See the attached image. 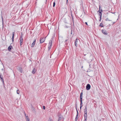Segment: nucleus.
Returning a JSON list of instances; mask_svg holds the SVG:
<instances>
[{
    "instance_id": "obj_25",
    "label": "nucleus",
    "mask_w": 121,
    "mask_h": 121,
    "mask_svg": "<svg viewBox=\"0 0 121 121\" xmlns=\"http://www.w3.org/2000/svg\"><path fill=\"white\" fill-rule=\"evenodd\" d=\"M82 95H83V93H82V92H81L80 94V97H82Z\"/></svg>"
},
{
    "instance_id": "obj_8",
    "label": "nucleus",
    "mask_w": 121,
    "mask_h": 121,
    "mask_svg": "<svg viewBox=\"0 0 121 121\" xmlns=\"http://www.w3.org/2000/svg\"><path fill=\"white\" fill-rule=\"evenodd\" d=\"M102 31L104 34L105 35H107V32L105 30H102Z\"/></svg>"
},
{
    "instance_id": "obj_38",
    "label": "nucleus",
    "mask_w": 121,
    "mask_h": 121,
    "mask_svg": "<svg viewBox=\"0 0 121 121\" xmlns=\"http://www.w3.org/2000/svg\"><path fill=\"white\" fill-rule=\"evenodd\" d=\"M67 41V40H66L65 41V42Z\"/></svg>"
},
{
    "instance_id": "obj_24",
    "label": "nucleus",
    "mask_w": 121,
    "mask_h": 121,
    "mask_svg": "<svg viewBox=\"0 0 121 121\" xmlns=\"http://www.w3.org/2000/svg\"><path fill=\"white\" fill-rule=\"evenodd\" d=\"M82 97H80V101H82Z\"/></svg>"
},
{
    "instance_id": "obj_33",
    "label": "nucleus",
    "mask_w": 121,
    "mask_h": 121,
    "mask_svg": "<svg viewBox=\"0 0 121 121\" xmlns=\"http://www.w3.org/2000/svg\"><path fill=\"white\" fill-rule=\"evenodd\" d=\"M22 44V43L20 42V45L21 46Z\"/></svg>"
},
{
    "instance_id": "obj_34",
    "label": "nucleus",
    "mask_w": 121,
    "mask_h": 121,
    "mask_svg": "<svg viewBox=\"0 0 121 121\" xmlns=\"http://www.w3.org/2000/svg\"><path fill=\"white\" fill-rule=\"evenodd\" d=\"M25 117H28V116H27L26 115V113H25Z\"/></svg>"
},
{
    "instance_id": "obj_32",
    "label": "nucleus",
    "mask_w": 121,
    "mask_h": 121,
    "mask_svg": "<svg viewBox=\"0 0 121 121\" xmlns=\"http://www.w3.org/2000/svg\"><path fill=\"white\" fill-rule=\"evenodd\" d=\"M43 109L44 110L45 109V107L44 106H43Z\"/></svg>"
},
{
    "instance_id": "obj_27",
    "label": "nucleus",
    "mask_w": 121,
    "mask_h": 121,
    "mask_svg": "<svg viewBox=\"0 0 121 121\" xmlns=\"http://www.w3.org/2000/svg\"><path fill=\"white\" fill-rule=\"evenodd\" d=\"M55 5V2H54L53 3V7H54Z\"/></svg>"
},
{
    "instance_id": "obj_3",
    "label": "nucleus",
    "mask_w": 121,
    "mask_h": 121,
    "mask_svg": "<svg viewBox=\"0 0 121 121\" xmlns=\"http://www.w3.org/2000/svg\"><path fill=\"white\" fill-rule=\"evenodd\" d=\"M86 90H88L90 89L91 88V86L89 84H87L86 85Z\"/></svg>"
},
{
    "instance_id": "obj_17",
    "label": "nucleus",
    "mask_w": 121,
    "mask_h": 121,
    "mask_svg": "<svg viewBox=\"0 0 121 121\" xmlns=\"http://www.w3.org/2000/svg\"><path fill=\"white\" fill-rule=\"evenodd\" d=\"M20 42L21 43H22L23 42V38L22 37H20Z\"/></svg>"
},
{
    "instance_id": "obj_30",
    "label": "nucleus",
    "mask_w": 121,
    "mask_h": 121,
    "mask_svg": "<svg viewBox=\"0 0 121 121\" xmlns=\"http://www.w3.org/2000/svg\"><path fill=\"white\" fill-rule=\"evenodd\" d=\"M2 23L3 26V25H4V22H3V18H2Z\"/></svg>"
},
{
    "instance_id": "obj_40",
    "label": "nucleus",
    "mask_w": 121,
    "mask_h": 121,
    "mask_svg": "<svg viewBox=\"0 0 121 121\" xmlns=\"http://www.w3.org/2000/svg\"><path fill=\"white\" fill-rule=\"evenodd\" d=\"M1 18H2H2H3L2 16H1Z\"/></svg>"
},
{
    "instance_id": "obj_28",
    "label": "nucleus",
    "mask_w": 121,
    "mask_h": 121,
    "mask_svg": "<svg viewBox=\"0 0 121 121\" xmlns=\"http://www.w3.org/2000/svg\"><path fill=\"white\" fill-rule=\"evenodd\" d=\"M61 119V117H59L58 121H59Z\"/></svg>"
},
{
    "instance_id": "obj_36",
    "label": "nucleus",
    "mask_w": 121,
    "mask_h": 121,
    "mask_svg": "<svg viewBox=\"0 0 121 121\" xmlns=\"http://www.w3.org/2000/svg\"><path fill=\"white\" fill-rule=\"evenodd\" d=\"M101 18H100V19H99V21H101Z\"/></svg>"
},
{
    "instance_id": "obj_21",
    "label": "nucleus",
    "mask_w": 121,
    "mask_h": 121,
    "mask_svg": "<svg viewBox=\"0 0 121 121\" xmlns=\"http://www.w3.org/2000/svg\"><path fill=\"white\" fill-rule=\"evenodd\" d=\"M17 94H19L20 93V91L18 90H17Z\"/></svg>"
},
{
    "instance_id": "obj_16",
    "label": "nucleus",
    "mask_w": 121,
    "mask_h": 121,
    "mask_svg": "<svg viewBox=\"0 0 121 121\" xmlns=\"http://www.w3.org/2000/svg\"><path fill=\"white\" fill-rule=\"evenodd\" d=\"M26 121H30V118L28 117H26Z\"/></svg>"
},
{
    "instance_id": "obj_31",
    "label": "nucleus",
    "mask_w": 121,
    "mask_h": 121,
    "mask_svg": "<svg viewBox=\"0 0 121 121\" xmlns=\"http://www.w3.org/2000/svg\"><path fill=\"white\" fill-rule=\"evenodd\" d=\"M48 121H53L50 118H49V120H48Z\"/></svg>"
},
{
    "instance_id": "obj_14",
    "label": "nucleus",
    "mask_w": 121,
    "mask_h": 121,
    "mask_svg": "<svg viewBox=\"0 0 121 121\" xmlns=\"http://www.w3.org/2000/svg\"><path fill=\"white\" fill-rule=\"evenodd\" d=\"M36 72V70L35 68H34L33 70V71L32 72V73L33 74H34L35 72Z\"/></svg>"
},
{
    "instance_id": "obj_11",
    "label": "nucleus",
    "mask_w": 121,
    "mask_h": 121,
    "mask_svg": "<svg viewBox=\"0 0 121 121\" xmlns=\"http://www.w3.org/2000/svg\"><path fill=\"white\" fill-rule=\"evenodd\" d=\"M87 105H86L85 106V108L84 109V113H87Z\"/></svg>"
},
{
    "instance_id": "obj_35",
    "label": "nucleus",
    "mask_w": 121,
    "mask_h": 121,
    "mask_svg": "<svg viewBox=\"0 0 121 121\" xmlns=\"http://www.w3.org/2000/svg\"><path fill=\"white\" fill-rule=\"evenodd\" d=\"M85 24L87 25H88V24H87V23L86 22H85Z\"/></svg>"
},
{
    "instance_id": "obj_19",
    "label": "nucleus",
    "mask_w": 121,
    "mask_h": 121,
    "mask_svg": "<svg viewBox=\"0 0 121 121\" xmlns=\"http://www.w3.org/2000/svg\"><path fill=\"white\" fill-rule=\"evenodd\" d=\"M31 109L33 111L35 112V108L33 107H32H32Z\"/></svg>"
},
{
    "instance_id": "obj_1",
    "label": "nucleus",
    "mask_w": 121,
    "mask_h": 121,
    "mask_svg": "<svg viewBox=\"0 0 121 121\" xmlns=\"http://www.w3.org/2000/svg\"><path fill=\"white\" fill-rule=\"evenodd\" d=\"M52 41L51 40H50L49 43L48 48L49 50L51 48V47L52 45Z\"/></svg>"
},
{
    "instance_id": "obj_18",
    "label": "nucleus",
    "mask_w": 121,
    "mask_h": 121,
    "mask_svg": "<svg viewBox=\"0 0 121 121\" xmlns=\"http://www.w3.org/2000/svg\"><path fill=\"white\" fill-rule=\"evenodd\" d=\"M19 71L21 72V73H22V68L20 67H19Z\"/></svg>"
},
{
    "instance_id": "obj_12",
    "label": "nucleus",
    "mask_w": 121,
    "mask_h": 121,
    "mask_svg": "<svg viewBox=\"0 0 121 121\" xmlns=\"http://www.w3.org/2000/svg\"><path fill=\"white\" fill-rule=\"evenodd\" d=\"M80 110H81V108L82 107V101H80Z\"/></svg>"
},
{
    "instance_id": "obj_15",
    "label": "nucleus",
    "mask_w": 121,
    "mask_h": 121,
    "mask_svg": "<svg viewBox=\"0 0 121 121\" xmlns=\"http://www.w3.org/2000/svg\"><path fill=\"white\" fill-rule=\"evenodd\" d=\"M70 10L71 14V16L72 18L73 21V15H72V11H71V8H70Z\"/></svg>"
},
{
    "instance_id": "obj_6",
    "label": "nucleus",
    "mask_w": 121,
    "mask_h": 121,
    "mask_svg": "<svg viewBox=\"0 0 121 121\" xmlns=\"http://www.w3.org/2000/svg\"><path fill=\"white\" fill-rule=\"evenodd\" d=\"M36 39H35L34 40L32 43L31 44V47H34L35 45V42H36Z\"/></svg>"
},
{
    "instance_id": "obj_10",
    "label": "nucleus",
    "mask_w": 121,
    "mask_h": 121,
    "mask_svg": "<svg viewBox=\"0 0 121 121\" xmlns=\"http://www.w3.org/2000/svg\"><path fill=\"white\" fill-rule=\"evenodd\" d=\"M78 113L77 114V115L75 119V121H77L78 120Z\"/></svg>"
},
{
    "instance_id": "obj_29",
    "label": "nucleus",
    "mask_w": 121,
    "mask_h": 121,
    "mask_svg": "<svg viewBox=\"0 0 121 121\" xmlns=\"http://www.w3.org/2000/svg\"><path fill=\"white\" fill-rule=\"evenodd\" d=\"M22 37V38H23V34L21 33V35L20 36V37Z\"/></svg>"
},
{
    "instance_id": "obj_39",
    "label": "nucleus",
    "mask_w": 121,
    "mask_h": 121,
    "mask_svg": "<svg viewBox=\"0 0 121 121\" xmlns=\"http://www.w3.org/2000/svg\"><path fill=\"white\" fill-rule=\"evenodd\" d=\"M91 64H89V66H90V67H91Z\"/></svg>"
},
{
    "instance_id": "obj_5",
    "label": "nucleus",
    "mask_w": 121,
    "mask_h": 121,
    "mask_svg": "<svg viewBox=\"0 0 121 121\" xmlns=\"http://www.w3.org/2000/svg\"><path fill=\"white\" fill-rule=\"evenodd\" d=\"M84 121H86L87 119V113H84Z\"/></svg>"
},
{
    "instance_id": "obj_42",
    "label": "nucleus",
    "mask_w": 121,
    "mask_h": 121,
    "mask_svg": "<svg viewBox=\"0 0 121 121\" xmlns=\"http://www.w3.org/2000/svg\"><path fill=\"white\" fill-rule=\"evenodd\" d=\"M68 0H66L67 3Z\"/></svg>"
},
{
    "instance_id": "obj_7",
    "label": "nucleus",
    "mask_w": 121,
    "mask_h": 121,
    "mask_svg": "<svg viewBox=\"0 0 121 121\" xmlns=\"http://www.w3.org/2000/svg\"><path fill=\"white\" fill-rule=\"evenodd\" d=\"M78 40H79L78 39H77V38H76V40L74 42V44L76 47H77V43L78 42Z\"/></svg>"
},
{
    "instance_id": "obj_20",
    "label": "nucleus",
    "mask_w": 121,
    "mask_h": 121,
    "mask_svg": "<svg viewBox=\"0 0 121 121\" xmlns=\"http://www.w3.org/2000/svg\"><path fill=\"white\" fill-rule=\"evenodd\" d=\"M0 78L2 80V82L3 83V84H4V79H3V77L2 76L1 77H0Z\"/></svg>"
},
{
    "instance_id": "obj_2",
    "label": "nucleus",
    "mask_w": 121,
    "mask_h": 121,
    "mask_svg": "<svg viewBox=\"0 0 121 121\" xmlns=\"http://www.w3.org/2000/svg\"><path fill=\"white\" fill-rule=\"evenodd\" d=\"M100 7H99V15L100 16V18H101L102 15V13H101V12H102L103 10L101 9V10H100Z\"/></svg>"
},
{
    "instance_id": "obj_22",
    "label": "nucleus",
    "mask_w": 121,
    "mask_h": 121,
    "mask_svg": "<svg viewBox=\"0 0 121 121\" xmlns=\"http://www.w3.org/2000/svg\"><path fill=\"white\" fill-rule=\"evenodd\" d=\"M99 26L102 27H103L104 26H103V24L102 23H101L99 24Z\"/></svg>"
},
{
    "instance_id": "obj_37",
    "label": "nucleus",
    "mask_w": 121,
    "mask_h": 121,
    "mask_svg": "<svg viewBox=\"0 0 121 121\" xmlns=\"http://www.w3.org/2000/svg\"><path fill=\"white\" fill-rule=\"evenodd\" d=\"M71 34H72V30H71Z\"/></svg>"
},
{
    "instance_id": "obj_26",
    "label": "nucleus",
    "mask_w": 121,
    "mask_h": 121,
    "mask_svg": "<svg viewBox=\"0 0 121 121\" xmlns=\"http://www.w3.org/2000/svg\"><path fill=\"white\" fill-rule=\"evenodd\" d=\"M75 105L76 106V111H77V113H78V110H77V104H75Z\"/></svg>"
},
{
    "instance_id": "obj_23",
    "label": "nucleus",
    "mask_w": 121,
    "mask_h": 121,
    "mask_svg": "<svg viewBox=\"0 0 121 121\" xmlns=\"http://www.w3.org/2000/svg\"><path fill=\"white\" fill-rule=\"evenodd\" d=\"M106 21H111V20H109L108 18H107L105 20Z\"/></svg>"
},
{
    "instance_id": "obj_4",
    "label": "nucleus",
    "mask_w": 121,
    "mask_h": 121,
    "mask_svg": "<svg viewBox=\"0 0 121 121\" xmlns=\"http://www.w3.org/2000/svg\"><path fill=\"white\" fill-rule=\"evenodd\" d=\"M45 41V39L44 38H41L40 39V43H43Z\"/></svg>"
},
{
    "instance_id": "obj_41",
    "label": "nucleus",
    "mask_w": 121,
    "mask_h": 121,
    "mask_svg": "<svg viewBox=\"0 0 121 121\" xmlns=\"http://www.w3.org/2000/svg\"><path fill=\"white\" fill-rule=\"evenodd\" d=\"M2 77V76L0 75V78Z\"/></svg>"
},
{
    "instance_id": "obj_9",
    "label": "nucleus",
    "mask_w": 121,
    "mask_h": 121,
    "mask_svg": "<svg viewBox=\"0 0 121 121\" xmlns=\"http://www.w3.org/2000/svg\"><path fill=\"white\" fill-rule=\"evenodd\" d=\"M14 32H13L12 33V41L13 42L14 41Z\"/></svg>"
},
{
    "instance_id": "obj_13",
    "label": "nucleus",
    "mask_w": 121,
    "mask_h": 121,
    "mask_svg": "<svg viewBox=\"0 0 121 121\" xmlns=\"http://www.w3.org/2000/svg\"><path fill=\"white\" fill-rule=\"evenodd\" d=\"M12 47V46L10 45L8 48V50L9 51H11V48Z\"/></svg>"
}]
</instances>
